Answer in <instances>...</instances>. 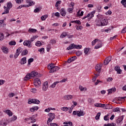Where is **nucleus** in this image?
Masks as SVG:
<instances>
[{"instance_id": "1", "label": "nucleus", "mask_w": 126, "mask_h": 126, "mask_svg": "<svg viewBox=\"0 0 126 126\" xmlns=\"http://www.w3.org/2000/svg\"><path fill=\"white\" fill-rule=\"evenodd\" d=\"M108 25V20L104 18H102L99 20L98 23L96 24L97 26H105Z\"/></svg>"}, {"instance_id": "2", "label": "nucleus", "mask_w": 126, "mask_h": 126, "mask_svg": "<svg viewBox=\"0 0 126 126\" xmlns=\"http://www.w3.org/2000/svg\"><path fill=\"white\" fill-rule=\"evenodd\" d=\"M48 116L49 118L47 121V125L49 126V124H50V123H51V122H52V121H53V120H54L55 118H56V115H55V113H49L48 114Z\"/></svg>"}, {"instance_id": "3", "label": "nucleus", "mask_w": 126, "mask_h": 126, "mask_svg": "<svg viewBox=\"0 0 126 126\" xmlns=\"http://www.w3.org/2000/svg\"><path fill=\"white\" fill-rule=\"evenodd\" d=\"M33 84L35 87H40L41 86V80L38 78L34 79L33 81Z\"/></svg>"}, {"instance_id": "4", "label": "nucleus", "mask_w": 126, "mask_h": 126, "mask_svg": "<svg viewBox=\"0 0 126 126\" xmlns=\"http://www.w3.org/2000/svg\"><path fill=\"white\" fill-rule=\"evenodd\" d=\"M28 74L31 78V77H36V76L38 75V72L36 71H32L30 73H28Z\"/></svg>"}, {"instance_id": "5", "label": "nucleus", "mask_w": 126, "mask_h": 126, "mask_svg": "<svg viewBox=\"0 0 126 126\" xmlns=\"http://www.w3.org/2000/svg\"><path fill=\"white\" fill-rule=\"evenodd\" d=\"M111 61H112V57H108L106 58L104 61L103 64L104 65H107Z\"/></svg>"}, {"instance_id": "6", "label": "nucleus", "mask_w": 126, "mask_h": 126, "mask_svg": "<svg viewBox=\"0 0 126 126\" xmlns=\"http://www.w3.org/2000/svg\"><path fill=\"white\" fill-rule=\"evenodd\" d=\"M27 3H29V5H25L26 7H29V6H32L35 4V2L31 1V0H26Z\"/></svg>"}, {"instance_id": "7", "label": "nucleus", "mask_w": 126, "mask_h": 126, "mask_svg": "<svg viewBox=\"0 0 126 126\" xmlns=\"http://www.w3.org/2000/svg\"><path fill=\"white\" fill-rule=\"evenodd\" d=\"M76 59H77L76 56L72 57L67 60L66 63H72V62H74Z\"/></svg>"}, {"instance_id": "8", "label": "nucleus", "mask_w": 126, "mask_h": 126, "mask_svg": "<svg viewBox=\"0 0 126 126\" xmlns=\"http://www.w3.org/2000/svg\"><path fill=\"white\" fill-rule=\"evenodd\" d=\"M124 120V116H121L117 120V122L116 124L118 126H121V123H122V121Z\"/></svg>"}, {"instance_id": "9", "label": "nucleus", "mask_w": 126, "mask_h": 126, "mask_svg": "<svg viewBox=\"0 0 126 126\" xmlns=\"http://www.w3.org/2000/svg\"><path fill=\"white\" fill-rule=\"evenodd\" d=\"M102 68V65L97 64L95 66V70L98 72V73H101V68Z\"/></svg>"}, {"instance_id": "10", "label": "nucleus", "mask_w": 126, "mask_h": 126, "mask_svg": "<svg viewBox=\"0 0 126 126\" xmlns=\"http://www.w3.org/2000/svg\"><path fill=\"white\" fill-rule=\"evenodd\" d=\"M1 49L4 54H7L8 53V48H7V47L5 46H2Z\"/></svg>"}, {"instance_id": "11", "label": "nucleus", "mask_w": 126, "mask_h": 126, "mask_svg": "<svg viewBox=\"0 0 126 126\" xmlns=\"http://www.w3.org/2000/svg\"><path fill=\"white\" fill-rule=\"evenodd\" d=\"M75 47H76V45L73 43L71 44L69 47L66 48V50L69 51V50H72V49H75Z\"/></svg>"}, {"instance_id": "12", "label": "nucleus", "mask_w": 126, "mask_h": 126, "mask_svg": "<svg viewBox=\"0 0 126 126\" xmlns=\"http://www.w3.org/2000/svg\"><path fill=\"white\" fill-rule=\"evenodd\" d=\"M26 59H27L26 57H24L22 58L21 59V61L19 62V63L22 65L25 64V63H26Z\"/></svg>"}, {"instance_id": "13", "label": "nucleus", "mask_w": 126, "mask_h": 126, "mask_svg": "<svg viewBox=\"0 0 126 126\" xmlns=\"http://www.w3.org/2000/svg\"><path fill=\"white\" fill-rule=\"evenodd\" d=\"M39 110V107L36 106L34 107H32L30 108V112H32V113L35 112V111H38Z\"/></svg>"}, {"instance_id": "14", "label": "nucleus", "mask_w": 126, "mask_h": 126, "mask_svg": "<svg viewBox=\"0 0 126 126\" xmlns=\"http://www.w3.org/2000/svg\"><path fill=\"white\" fill-rule=\"evenodd\" d=\"M60 13L62 16H65L66 13H65V10H64V8H62L60 10Z\"/></svg>"}, {"instance_id": "15", "label": "nucleus", "mask_w": 126, "mask_h": 126, "mask_svg": "<svg viewBox=\"0 0 126 126\" xmlns=\"http://www.w3.org/2000/svg\"><path fill=\"white\" fill-rule=\"evenodd\" d=\"M64 99L65 100H70L72 99V95H66L64 96Z\"/></svg>"}, {"instance_id": "16", "label": "nucleus", "mask_w": 126, "mask_h": 126, "mask_svg": "<svg viewBox=\"0 0 126 126\" xmlns=\"http://www.w3.org/2000/svg\"><path fill=\"white\" fill-rule=\"evenodd\" d=\"M48 69H50V70L49 71V73H53L56 72L54 66H50V68H48Z\"/></svg>"}, {"instance_id": "17", "label": "nucleus", "mask_w": 126, "mask_h": 126, "mask_svg": "<svg viewBox=\"0 0 126 126\" xmlns=\"http://www.w3.org/2000/svg\"><path fill=\"white\" fill-rule=\"evenodd\" d=\"M29 79H31V78L30 77L29 74L28 73L24 77V81H28V80H29Z\"/></svg>"}, {"instance_id": "18", "label": "nucleus", "mask_w": 126, "mask_h": 126, "mask_svg": "<svg viewBox=\"0 0 126 126\" xmlns=\"http://www.w3.org/2000/svg\"><path fill=\"white\" fill-rule=\"evenodd\" d=\"M28 55V50L27 49L24 50L21 53V56H26Z\"/></svg>"}, {"instance_id": "19", "label": "nucleus", "mask_w": 126, "mask_h": 126, "mask_svg": "<svg viewBox=\"0 0 126 126\" xmlns=\"http://www.w3.org/2000/svg\"><path fill=\"white\" fill-rule=\"evenodd\" d=\"M99 48H102V42L101 41H100L99 43L94 47V49H99Z\"/></svg>"}, {"instance_id": "20", "label": "nucleus", "mask_w": 126, "mask_h": 126, "mask_svg": "<svg viewBox=\"0 0 126 126\" xmlns=\"http://www.w3.org/2000/svg\"><path fill=\"white\" fill-rule=\"evenodd\" d=\"M105 107L106 110H110V109H113V106L109 104H106Z\"/></svg>"}, {"instance_id": "21", "label": "nucleus", "mask_w": 126, "mask_h": 126, "mask_svg": "<svg viewBox=\"0 0 126 126\" xmlns=\"http://www.w3.org/2000/svg\"><path fill=\"white\" fill-rule=\"evenodd\" d=\"M28 32L30 33H36V32H37V30L35 29H29Z\"/></svg>"}, {"instance_id": "22", "label": "nucleus", "mask_w": 126, "mask_h": 126, "mask_svg": "<svg viewBox=\"0 0 126 126\" xmlns=\"http://www.w3.org/2000/svg\"><path fill=\"white\" fill-rule=\"evenodd\" d=\"M23 51V48L22 47H19L17 50H16V53L18 54H20V53H22Z\"/></svg>"}, {"instance_id": "23", "label": "nucleus", "mask_w": 126, "mask_h": 126, "mask_svg": "<svg viewBox=\"0 0 126 126\" xmlns=\"http://www.w3.org/2000/svg\"><path fill=\"white\" fill-rule=\"evenodd\" d=\"M12 7V3L11 1H9L7 3V8H9V9H10Z\"/></svg>"}, {"instance_id": "24", "label": "nucleus", "mask_w": 126, "mask_h": 126, "mask_svg": "<svg viewBox=\"0 0 126 126\" xmlns=\"http://www.w3.org/2000/svg\"><path fill=\"white\" fill-rule=\"evenodd\" d=\"M5 113H6V114H7V115H8V116H9V117H11L12 116V112H11V111H10L9 110H6Z\"/></svg>"}, {"instance_id": "25", "label": "nucleus", "mask_w": 126, "mask_h": 126, "mask_svg": "<svg viewBox=\"0 0 126 126\" xmlns=\"http://www.w3.org/2000/svg\"><path fill=\"white\" fill-rule=\"evenodd\" d=\"M32 104H40V100L37 99H32Z\"/></svg>"}, {"instance_id": "26", "label": "nucleus", "mask_w": 126, "mask_h": 126, "mask_svg": "<svg viewBox=\"0 0 126 126\" xmlns=\"http://www.w3.org/2000/svg\"><path fill=\"white\" fill-rule=\"evenodd\" d=\"M9 8H6V9H4V12L2 13V15L3 14H7L8 13H9Z\"/></svg>"}, {"instance_id": "27", "label": "nucleus", "mask_w": 126, "mask_h": 126, "mask_svg": "<svg viewBox=\"0 0 126 126\" xmlns=\"http://www.w3.org/2000/svg\"><path fill=\"white\" fill-rule=\"evenodd\" d=\"M103 126H116V124L114 123H108L107 124H104Z\"/></svg>"}, {"instance_id": "28", "label": "nucleus", "mask_w": 126, "mask_h": 126, "mask_svg": "<svg viewBox=\"0 0 126 126\" xmlns=\"http://www.w3.org/2000/svg\"><path fill=\"white\" fill-rule=\"evenodd\" d=\"M60 83V82H58V81L55 82H54L53 84H52L50 86V87H51V88H55L56 87V84H57L58 83Z\"/></svg>"}, {"instance_id": "29", "label": "nucleus", "mask_w": 126, "mask_h": 126, "mask_svg": "<svg viewBox=\"0 0 126 126\" xmlns=\"http://www.w3.org/2000/svg\"><path fill=\"white\" fill-rule=\"evenodd\" d=\"M17 120V116L14 115L12 118H11V120L10 122H14V121H16Z\"/></svg>"}, {"instance_id": "30", "label": "nucleus", "mask_w": 126, "mask_h": 126, "mask_svg": "<svg viewBox=\"0 0 126 126\" xmlns=\"http://www.w3.org/2000/svg\"><path fill=\"white\" fill-rule=\"evenodd\" d=\"M9 45H10V46H15V45H16V42L11 41L9 42Z\"/></svg>"}, {"instance_id": "31", "label": "nucleus", "mask_w": 126, "mask_h": 126, "mask_svg": "<svg viewBox=\"0 0 126 126\" xmlns=\"http://www.w3.org/2000/svg\"><path fill=\"white\" fill-rule=\"evenodd\" d=\"M48 18V15H44L41 17V19L42 21L46 20V19Z\"/></svg>"}, {"instance_id": "32", "label": "nucleus", "mask_w": 126, "mask_h": 126, "mask_svg": "<svg viewBox=\"0 0 126 126\" xmlns=\"http://www.w3.org/2000/svg\"><path fill=\"white\" fill-rule=\"evenodd\" d=\"M34 62V59L33 58H30L28 60V64L30 65L31 64V63H33Z\"/></svg>"}, {"instance_id": "33", "label": "nucleus", "mask_w": 126, "mask_h": 126, "mask_svg": "<svg viewBox=\"0 0 126 126\" xmlns=\"http://www.w3.org/2000/svg\"><path fill=\"white\" fill-rule=\"evenodd\" d=\"M82 116H84V113H83V111L78 112V117H82Z\"/></svg>"}, {"instance_id": "34", "label": "nucleus", "mask_w": 126, "mask_h": 126, "mask_svg": "<svg viewBox=\"0 0 126 126\" xmlns=\"http://www.w3.org/2000/svg\"><path fill=\"white\" fill-rule=\"evenodd\" d=\"M113 112H119V113H121V110H120V108L116 107L114 109H113Z\"/></svg>"}, {"instance_id": "35", "label": "nucleus", "mask_w": 126, "mask_h": 126, "mask_svg": "<svg viewBox=\"0 0 126 126\" xmlns=\"http://www.w3.org/2000/svg\"><path fill=\"white\" fill-rule=\"evenodd\" d=\"M35 46H37V47H40V46H42V43L40 41H37L35 43Z\"/></svg>"}, {"instance_id": "36", "label": "nucleus", "mask_w": 126, "mask_h": 126, "mask_svg": "<svg viewBox=\"0 0 126 126\" xmlns=\"http://www.w3.org/2000/svg\"><path fill=\"white\" fill-rule=\"evenodd\" d=\"M76 55L77 57H80L82 55V52L81 51H78L76 52Z\"/></svg>"}, {"instance_id": "37", "label": "nucleus", "mask_w": 126, "mask_h": 126, "mask_svg": "<svg viewBox=\"0 0 126 126\" xmlns=\"http://www.w3.org/2000/svg\"><path fill=\"white\" fill-rule=\"evenodd\" d=\"M102 6L99 5L97 7V10H98V12H101L102 11Z\"/></svg>"}, {"instance_id": "38", "label": "nucleus", "mask_w": 126, "mask_h": 126, "mask_svg": "<svg viewBox=\"0 0 126 126\" xmlns=\"http://www.w3.org/2000/svg\"><path fill=\"white\" fill-rule=\"evenodd\" d=\"M100 116H101V113H97L96 116H95V120H99V119H100Z\"/></svg>"}, {"instance_id": "39", "label": "nucleus", "mask_w": 126, "mask_h": 126, "mask_svg": "<svg viewBox=\"0 0 126 126\" xmlns=\"http://www.w3.org/2000/svg\"><path fill=\"white\" fill-rule=\"evenodd\" d=\"M28 47L29 48H32V41L31 40H28Z\"/></svg>"}, {"instance_id": "40", "label": "nucleus", "mask_w": 126, "mask_h": 126, "mask_svg": "<svg viewBox=\"0 0 126 126\" xmlns=\"http://www.w3.org/2000/svg\"><path fill=\"white\" fill-rule=\"evenodd\" d=\"M66 36H67L66 32H63L60 37L63 38V37H66Z\"/></svg>"}, {"instance_id": "41", "label": "nucleus", "mask_w": 126, "mask_h": 126, "mask_svg": "<svg viewBox=\"0 0 126 126\" xmlns=\"http://www.w3.org/2000/svg\"><path fill=\"white\" fill-rule=\"evenodd\" d=\"M4 36L3 33H0V41H2L4 39Z\"/></svg>"}, {"instance_id": "42", "label": "nucleus", "mask_w": 126, "mask_h": 126, "mask_svg": "<svg viewBox=\"0 0 126 126\" xmlns=\"http://www.w3.org/2000/svg\"><path fill=\"white\" fill-rule=\"evenodd\" d=\"M95 11H93L91 12V13H90L91 15L90 16L91 18H93V17H94V15L95 14Z\"/></svg>"}, {"instance_id": "43", "label": "nucleus", "mask_w": 126, "mask_h": 126, "mask_svg": "<svg viewBox=\"0 0 126 126\" xmlns=\"http://www.w3.org/2000/svg\"><path fill=\"white\" fill-rule=\"evenodd\" d=\"M89 48H85L84 49V53L86 55H88V53L89 52Z\"/></svg>"}, {"instance_id": "44", "label": "nucleus", "mask_w": 126, "mask_h": 126, "mask_svg": "<svg viewBox=\"0 0 126 126\" xmlns=\"http://www.w3.org/2000/svg\"><path fill=\"white\" fill-rule=\"evenodd\" d=\"M32 118L31 120V123L32 124H34V123H36V119L34 118H35V117H34V115L33 116H32Z\"/></svg>"}, {"instance_id": "45", "label": "nucleus", "mask_w": 126, "mask_h": 126, "mask_svg": "<svg viewBox=\"0 0 126 126\" xmlns=\"http://www.w3.org/2000/svg\"><path fill=\"white\" fill-rule=\"evenodd\" d=\"M97 41H98V39H95L93 41H92V45L93 46H94V45H95V44H96V43H97Z\"/></svg>"}, {"instance_id": "46", "label": "nucleus", "mask_w": 126, "mask_h": 126, "mask_svg": "<svg viewBox=\"0 0 126 126\" xmlns=\"http://www.w3.org/2000/svg\"><path fill=\"white\" fill-rule=\"evenodd\" d=\"M109 115L107 114V115H105L103 119H104V121H109Z\"/></svg>"}, {"instance_id": "47", "label": "nucleus", "mask_w": 126, "mask_h": 126, "mask_svg": "<svg viewBox=\"0 0 126 126\" xmlns=\"http://www.w3.org/2000/svg\"><path fill=\"white\" fill-rule=\"evenodd\" d=\"M23 45L24 46H27L28 47V46H29V45L28 44V40H25L23 43Z\"/></svg>"}, {"instance_id": "48", "label": "nucleus", "mask_w": 126, "mask_h": 126, "mask_svg": "<svg viewBox=\"0 0 126 126\" xmlns=\"http://www.w3.org/2000/svg\"><path fill=\"white\" fill-rule=\"evenodd\" d=\"M41 9H40V8H36L34 10V12H35V13H37L38 12H40Z\"/></svg>"}, {"instance_id": "49", "label": "nucleus", "mask_w": 126, "mask_h": 126, "mask_svg": "<svg viewBox=\"0 0 126 126\" xmlns=\"http://www.w3.org/2000/svg\"><path fill=\"white\" fill-rule=\"evenodd\" d=\"M48 87H46V86H43V85L42 90H43V91H47Z\"/></svg>"}, {"instance_id": "50", "label": "nucleus", "mask_w": 126, "mask_h": 126, "mask_svg": "<svg viewBox=\"0 0 126 126\" xmlns=\"http://www.w3.org/2000/svg\"><path fill=\"white\" fill-rule=\"evenodd\" d=\"M62 111H64V112H67V110H68V107H63L62 108Z\"/></svg>"}, {"instance_id": "51", "label": "nucleus", "mask_w": 126, "mask_h": 126, "mask_svg": "<svg viewBox=\"0 0 126 126\" xmlns=\"http://www.w3.org/2000/svg\"><path fill=\"white\" fill-rule=\"evenodd\" d=\"M72 10H73V8H69L67 9V11L69 13H72Z\"/></svg>"}, {"instance_id": "52", "label": "nucleus", "mask_w": 126, "mask_h": 126, "mask_svg": "<svg viewBox=\"0 0 126 126\" xmlns=\"http://www.w3.org/2000/svg\"><path fill=\"white\" fill-rule=\"evenodd\" d=\"M121 3L122 4H123V5L125 6V5H126V0H122L121 1Z\"/></svg>"}, {"instance_id": "53", "label": "nucleus", "mask_w": 126, "mask_h": 126, "mask_svg": "<svg viewBox=\"0 0 126 126\" xmlns=\"http://www.w3.org/2000/svg\"><path fill=\"white\" fill-rule=\"evenodd\" d=\"M50 50H51V44H48L47 47V51L50 52Z\"/></svg>"}, {"instance_id": "54", "label": "nucleus", "mask_w": 126, "mask_h": 126, "mask_svg": "<svg viewBox=\"0 0 126 126\" xmlns=\"http://www.w3.org/2000/svg\"><path fill=\"white\" fill-rule=\"evenodd\" d=\"M75 24H78V25H81V22H80L79 20H76L75 21Z\"/></svg>"}, {"instance_id": "55", "label": "nucleus", "mask_w": 126, "mask_h": 126, "mask_svg": "<svg viewBox=\"0 0 126 126\" xmlns=\"http://www.w3.org/2000/svg\"><path fill=\"white\" fill-rule=\"evenodd\" d=\"M82 48V45H76L75 49H81Z\"/></svg>"}, {"instance_id": "56", "label": "nucleus", "mask_w": 126, "mask_h": 126, "mask_svg": "<svg viewBox=\"0 0 126 126\" xmlns=\"http://www.w3.org/2000/svg\"><path fill=\"white\" fill-rule=\"evenodd\" d=\"M107 82H111V81H113V78H112V77H109V78L107 79Z\"/></svg>"}, {"instance_id": "57", "label": "nucleus", "mask_w": 126, "mask_h": 126, "mask_svg": "<svg viewBox=\"0 0 126 126\" xmlns=\"http://www.w3.org/2000/svg\"><path fill=\"white\" fill-rule=\"evenodd\" d=\"M14 93H10L9 94V97H10V98H12V97H13V96H14Z\"/></svg>"}, {"instance_id": "58", "label": "nucleus", "mask_w": 126, "mask_h": 126, "mask_svg": "<svg viewBox=\"0 0 126 126\" xmlns=\"http://www.w3.org/2000/svg\"><path fill=\"white\" fill-rule=\"evenodd\" d=\"M78 112L79 111H74L73 112V115L78 116Z\"/></svg>"}, {"instance_id": "59", "label": "nucleus", "mask_w": 126, "mask_h": 126, "mask_svg": "<svg viewBox=\"0 0 126 126\" xmlns=\"http://www.w3.org/2000/svg\"><path fill=\"white\" fill-rule=\"evenodd\" d=\"M31 92H32V93H35L36 91H37V90L35 88L31 89Z\"/></svg>"}, {"instance_id": "60", "label": "nucleus", "mask_w": 126, "mask_h": 126, "mask_svg": "<svg viewBox=\"0 0 126 126\" xmlns=\"http://www.w3.org/2000/svg\"><path fill=\"white\" fill-rule=\"evenodd\" d=\"M50 43H51V44H52V45L53 44H56V40L52 39V40H50Z\"/></svg>"}, {"instance_id": "61", "label": "nucleus", "mask_w": 126, "mask_h": 126, "mask_svg": "<svg viewBox=\"0 0 126 126\" xmlns=\"http://www.w3.org/2000/svg\"><path fill=\"white\" fill-rule=\"evenodd\" d=\"M54 67L55 71H58V70L60 69V67H59V66H54Z\"/></svg>"}, {"instance_id": "62", "label": "nucleus", "mask_w": 126, "mask_h": 126, "mask_svg": "<svg viewBox=\"0 0 126 126\" xmlns=\"http://www.w3.org/2000/svg\"><path fill=\"white\" fill-rule=\"evenodd\" d=\"M17 3H21L22 1H23V0H15Z\"/></svg>"}, {"instance_id": "63", "label": "nucleus", "mask_w": 126, "mask_h": 126, "mask_svg": "<svg viewBox=\"0 0 126 126\" xmlns=\"http://www.w3.org/2000/svg\"><path fill=\"white\" fill-rule=\"evenodd\" d=\"M50 126H59V125H58L56 123H51Z\"/></svg>"}, {"instance_id": "64", "label": "nucleus", "mask_w": 126, "mask_h": 126, "mask_svg": "<svg viewBox=\"0 0 126 126\" xmlns=\"http://www.w3.org/2000/svg\"><path fill=\"white\" fill-rule=\"evenodd\" d=\"M126 27L122 30L121 33H126Z\"/></svg>"}]
</instances>
